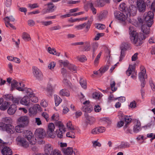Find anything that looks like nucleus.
<instances>
[{
	"label": "nucleus",
	"instance_id": "obj_8",
	"mask_svg": "<svg viewBox=\"0 0 155 155\" xmlns=\"http://www.w3.org/2000/svg\"><path fill=\"white\" fill-rule=\"evenodd\" d=\"M137 5L139 12H145L146 9V4L143 0H137Z\"/></svg>",
	"mask_w": 155,
	"mask_h": 155
},
{
	"label": "nucleus",
	"instance_id": "obj_21",
	"mask_svg": "<svg viewBox=\"0 0 155 155\" xmlns=\"http://www.w3.org/2000/svg\"><path fill=\"white\" fill-rule=\"evenodd\" d=\"M84 116L88 124H92L95 122V119L94 117L89 116L87 114H84Z\"/></svg>",
	"mask_w": 155,
	"mask_h": 155
},
{
	"label": "nucleus",
	"instance_id": "obj_12",
	"mask_svg": "<svg viewBox=\"0 0 155 155\" xmlns=\"http://www.w3.org/2000/svg\"><path fill=\"white\" fill-rule=\"evenodd\" d=\"M35 134L37 137L41 139L44 138L45 135V130L41 128L37 129L35 131Z\"/></svg>",
	"mask_w": 155,
	"mask_h": 155
},
{
	"label": "nucleus",
	"instance_id": "obj_55",
	"mask_svg": "<svg viewBox=\"0 0 155 155\" xmlns=\"http://www.w3.org/2000/svg\"><path fill=\"white\" fill-rule=\"evenodd\" d=\"M20 98L19 97H13L12 100V101L14 103L18 104L20 101Z\"/></svg>",
	"mask_w": 155,
	"mask_h": 155
},
{
	"label": "nucleus",
	"instance_id": "obj_24",
	"mask_svg": "<svg viewBox=\"0 0 155 155\" xmlns=\"http://www.w3.org/2000/svg\"><path fill=\"white\" fill-rule=\"evenodd\" d=\"M108 12L106 10L101 11L99 14L98 18L100 21H101L105 19L107 16Z\"/></svg>",
	"mask_w": 155,
	"mask_h": 155
},
{
	"label": "nucleus",
	"instance_id": "obj_9",
	"mask_svg": "<svg viewBox=\"0 0 155 155\" xmlns=\"http://www.w3.org/2000/svg\"><path fill=\"white\" fill-rule=\"evenodd\" d=\"M26 136L31 145L35 144L36 143V140L33 137V135L31 131H27Z\"/></svg>",
	"mask_w": 155,
	"mask_h": 155
},
{
	"label": "nucleus",
	"instance_id": "obj_11",
	"mask_svg": "<svg viewBox=\"0 0 155 155\" xmlns=\"http://www.w3.org/2000/svg\"><path fill=\"white\" fill-rule=\"evenodd\" d=\"M2 149L1 153L3 155H12L13 153L12 149L8 147L5 145L1 146Z\"/></svg>",
	"mask_w": 155,
	"mask_h": 155
},
{
	"label": "nucleus",
	"instance_id": "obj_57",
	"mask_svg": "<svg viewBox=\"0 0 155 155\" xmlns=\"http://www.w3.org/2000/svg\"><path fill=\"white\" fill-rule=\"evenodd\" d=\"M136 101H134L130 103L129 107L131 108H135L136 107Z\"/></svg>",
	"mask_w": 155,
	"mask_h": 155
},
{
	"label": "nucleus",
	"instance_id": "obj_40",
	"mask_svg": "<svg viewBox=\"0 0 155 155\" xmlns=\"http://www.w3.org/2000/svg\"><path fill=\"white\" fill-rule=\"evenodd\" d=\"M110 84L112 91H115L117 89V88L115 87L116 83L113 79L111 80Z\"/></svg>",
	"mask_w": 155,
	"mask_h": 155
},
{
	"label": "nucleus",
	"instance_id": "obj_37",
	"mask_svg": "<svg viewBox=\"0 0 155 155\" xmlns=\"http://www.w3.org/2000/svg\"><path fill=\"white\" fill-rule=\"evenodd\" d=\"M25 127L24 125L20 124L15 127V130L17 132L21 133L23 131V128Z\"/></svg>",
	"mask_w": 155,
	"mask_h": 155
},
{
	"label": "nucleus",
	"instance_id": "obj_63",
	"mask_svg": "<svg viewBox=\"0 0 155 155\" xmlns=\"http://www.w3.org/2000/svg\"><path fill=\"white\" fill-rule=\"evenodd\" d=\"M31 101L34 103H37L38 101V98L35 95L30 98Z\"/></svg>",
	"mask_w": 155,
	"mask_h": 155
},
{
	"label": "nucleus",
	"instance_id": "obj_48",
	"mask_svg": "<svg viewBox=\"0 0 155 155\" xmlns=\"http://www.w3.org/2000/svg\"><path fill=\"white\" fill-rule=\"evenodd\" d=\"M2 121L5 123L10 124L12 122V120L10 118L5 117L3 118L2 119Z\"/></svg>",
	"mask_w": 155,
	"mask_h": 155
},
{
	"label": "nucleus",
	"instance_id": "obj_23",
	"mask_svg": "<svg viewBox=\"0 0 155 155\" xmlns=\"http://www.w3.org/2000/svg\"><path fill=\"white\" fill-rule=\"evenodd\" d=\"M30 101V98L28 96H24L20 101L21 104L26 106L28 105Z\"/></svg>",
	"mask_w": 155,
	"mask_h": 155
},
{
	"label": "nucleus",
	"instance_id": "obj_3",
	"mask_svg": "<svg viewBox=\"0 0 155 155\" xmlns=\"http://www.w3.org/2000/svg\"><path fill=\"white\" fill-rule=\"evenodd\" d=\"M154 14L153 12L149 11L147 13H145L143 15V20L149 27H151L153 22V18Z\"/></svg>",
	"mask_w": 155,
	"mask_h": 155
},
{
	"label": "nucleus",
	"instance_id": "obj_4",
	"mask_svg": "<svg viewBox=\"0 0 155 155\" xmlns=\"http://www.w3.org/2000/svg\"><path fill=\"white\" fill-rule=\"evenodd\" d=\"M0 128L3 130H5L10 134H13L15 131L13 126L10 124H6L3 122H0Z\"/></svg>",
	"mask_w": 155,
	"mask_h": 155
},
{
	"label": "nucleus",
	"instance_id": "obj_41",
	"mask_svg": "<svg viewBox=\"0 0 155 155\" xmlns=\"http://www.w3.org/2000/svg\"><path fill=\"white\" fill-rule=\"evenodd\" d=\"M73 131L71 130V131L67 132L66 135V136L71 138H75V133Z\"/></svg>",
	"mask_w": 155,
	"mask_h": 155
},
{
	"label": "nucleus",
	"instance_id": "obj_43",
	"mask_svg": "<svg viewBox=\"0 0 155 155\" xmlns=\"http://www.w3.org/2000/svg\"><path fill=\"white\" fill-rule=\"evenodd\" d=\"M77 60L81 62H83L87 60L86 56L84 55L78 56L76 57Z\"/></svg>",
	"mask_w": 155,
	"mask_h": 155
},
{
	"label": "nucleus",
	"instance_id": "obj_52",
	"mask_svg": "<svg viewBox=\"0 0 155 155\" xmlns=\"http://www.w3.org/2000/svg\"><path fill=\"white\" fill-rule=\"evenodd\" d=\"M124 128V130L127 133H132V130L130 129L129 127H128V125H127V124H125Z\"/></svg>",
	"mask_w": 155,
	"mask_h": 155
},
{
	"label": "nucleus",
	"instance_id": "obj_25",
	"mask_svg": "<svg viewBox=\"0 0 155 155\" xmlns=\"http://www.w3.org/2000/svg\"><path fill=\"white\" fill-rule=\"evenodd\" d=\"M150 27H149L146 25H143L141 27L142 31L146 35L148 34L150 31Z\"/></svg>",
	"mask_w": 155,
	"mask_h": 155
},
{
	"label": "nucleus",
	"instance_id": "obj_49",
	"mask_svg": "<svg viewBox=\"0 0 155 155\" xmlns=\"http://www.w3.org/2000/svg\"><path fill=\"white\" fill-rule=\"evenodd\" d=\"M63 83L64 84L68 87H71V83L70 81L66 78H64L63 80Z\"/></svg>",
	"mask_w": 155,
	"mask_h": 155
},
{
	"label": "nucleus",
	"instance_id": "obj_29",
	"mask_svg": "<svg viewBox=\"0 0 155 155\" xmlns=\"http://www.w3.org/2000/svg\"><path fill=\"white\" fill-rule=\"evenodd\" d=\"M48 5V12H52L54 11V8H56V7L55 6L54 4L51 2L48 3L47 4Z\"/></svg>",
	"mask_w": 155,
	"mask_h": 155
},
{
	"label": "nucleus",
	"instance_id": "obj_30",
	"mask_svg": "<svg viewBox=\"0 0 155 155\" xmlns=\"http://www.w3.org/2000/svg\"><path fill=\"white\" fill-rule=\"evenodd\" d=\"M53 148L52 146L50 144L46 145L45 147V153H52L53 152Z\"/></svg>",
	"mask_w": 155,
	"mask_h": 155
},
{
	"label": "nucleus",
	"instance_id": "obj_20",
	"mask_svg": "<svg viewBox=\"0 0 155 155\" xmlns=\"http://www.w3.org/2000/svg\"><path fill=\"white\" fill-rule=\"evenodd\" d=\"M54 87L50 83H48L46 89L47 95L48 96H51L53 94Z\"/></svg>",
	"mask_w": 155,
	"mask_h": 155
},
{
	"label": "nucleus",
	"instance_id": "obj_16",
	"mask_svg": "<svg viewBox=\"0 0 155 155\" xmlns=\"http://www.w3.org/2000/svg\"><path fill=\"white\" fill-rule=\"evenodd\" d=\"M18 121L22 125L25 126H26L28 123L29 119L28 117L26 116H23L20 117L18 119Z\"/></svg>",
	"mask_w": 155,
	"mask_h": 155
},
{
	"label": "nucleus",
	"instance_id": "obj_58",
	"mask_svg": "<svg viewBox=\"0 0 155 155\" xmlns=\"http://www.w3.org/2000/svg\"><path fill=\"white\" fill-rule=\"evenodd\" d=\"M52 155H61V152L58 149H54L52 153Z\"/></svg>",
	"mask_w": 155,
	"mask_h": 155
},
{
	"label": "nucleus",
	"instance_id": "obj_42",
	"mask_svg": "<svg viewBox=\"0 0 155 155\" xmlns=\"http://www.w3.org/2000/svg\"><path fill=\"white\" fill-rule=\"evenodd\" d=\"M69 69L71 71L75 73L76 72L77 68L74 65L70 64L68 67Z\"/></svg>",
	"mask_w": 155,
	"mask_h": 155
},
{
	"label": "nucleus",
	"instance_id": "obj_7",
	"mask_svg": "<svg viewBox=\"0 0 155 155\" xmlns=\"http://www.w3.org/2000/svg\"><path fill=\"white\" fill-rule=\"evenodd\" d=\"M54 128L55 126L53 123H50L48 125L47 134L50 137L52 138H54L55 137V134L54 133Z\"/></svg>",
	"mask_w": 155,
	"mask_h": 155
},
{
	"label": "nucleus",
	"instance_id": "obj_19",
	"mask_svg": "<svg viewBox=\"0 0 155 155\" xmlns=\"http://www.w3.org/2000/svg\"><path fill=\"white\" fill-rule=\"evenodd\" d=\"M11 87L12 90L16 87V89L19 91H23L25 88H23L21 87H19L18 82L15 80H13L11 82Z\"/></svg>",
	"mask_w": 155,
	"mask_h": 155
},
{
	"label": "nucleus",
	"instance_id": "obj_33",
	"mask_svg": "<svg viewBox=\"0 0 155 155\" xmlns=\"http://www.w3.org/2000/svg\"><path fill=\"white\" fill-rule=\"evenodd\" d=\"M125 5H126L124 3H122L120 4L119 6V9L120 10L126 13H127H127L128 12H130V11H129L128 9V8H127Z\"/></svg>",
	"mask_w": 155,
	"mask_h": 155
},
{
	"label": "nucleus",
	"instance_id": "obj_5",
	"mask_svg": "<svg viewBox=\"0 0 155 155\" xmlns=\"http://www.w3.org/2000/svg\"><path fill=\"white\" fill-rule=\"evenodd\" d=\"M59 129L56 131V134L58 137L61 138H62L63 134L66 131L65 128L61 122H58L56 123Z\"/></svg>",
	"mask_w": 155,
	"mask_h": 155
},
{
	"label": "nucleus",
	"instance_id": "obj_59",
	"mask_svg": "<svg viewBox=\"0 0 155 155\" xmlns=\"http://www.w3.org/2000/svg\"><path fill=\"white\" fill-rule=\"evenodd\" d=\"M29 8L31 9H34L39 7V5L37 3H34L33 4H29L28 6Z\"/></svg>",
	"mask_w": 155,
	"mask_h": 155
},
{
	"label": "nucleus",
	"instance_id": "obj_46",
	"mask_svg": "<svg viewBox=\"0 0 155 155\" xmlns=\"http://www.w3.org/2000/svg\"><path fill=\"white\" fill-rule=\"evenodd\" d=\"M59 62L60 63V64L61 66L62 65L64 66H68V67L69 65L70 64L68 61L67 60L63 61L62 60H60L59 61Z\"/></svg>",
	"mask_w": 155,
	"mask_h": 155
},
{
	"label": "nucleus",
	"instance_id": "obj_64",
	"mask_svg": "<svg viewBox=\"0 0 155 155\" xmlns=\"http://www.w3.org/2000/svg\"><path fill=\"white\" fill-rule=\"evenodd\" d=\"M100 97V94L97 92H95L93 94V97L96 99H98Z\"/></svg>",
	"mask_w": 155,
	"mask_h": 155
},
{
	"label": "nucleus",
	"instance_id": "obj_28",
	"mask_svg": "<svg viewBox=\"0 0 155 155\" xmlns=\"http://www.w3.org/2000/svg\"><path fill=\"white\" fill-rule=\"evenodd\" d=\"M10 104V102L5 101L0 106V109L1 110H5L7 109Z\"/></svg>",
	"mask_w": 155,
	"mask_h": 155
},
{
	"label": "nucleus",
	"instance_id": "obj_51",
	"mask_svg": "<svg viewBox=\"0 0 155 155\" xmlns=\"http://www.w3.org/2000/svg\"><path fill=\"white\" fill-rule=\"evenodd\" d=\"M86 25V23H84L75 26V28L77 29L78 30L81 29L85 27Z\"/></svg>",
	"mask_w": 155,
	"mask_h": 155
},
{
	"label": "nucleus",
	"instance_id": "obj_32",
	"mask_svg": "<svg viewBox=\"0 0 155 155\" xmlns=\"http://www.w3.org/2000/svg\"><path fill=\"white\" fill-rule=\"evenodd\" d=\"M60 94L62 96H69L70 94L69 91L66 89L61 90L60 92Z\"/></svg>",
	"mask_w": 155,
	"mask_h": 155
},
{
	"label": "nucleus",
	"instance_id": "obj_53",
	"mask_svg": "<svg viewBox=\"0 0 155 155\" xmlns=\"http://www.w3.org/2000/svg\"><path fill=\"white\" fill-rule=\"evenodd\" d=\"M109 68V66L107 65L105 66L103 68H101L99 69V71H100V73L101 74L104 73L105 71H107Z\"/></svg>",
	"mask_w": 155,
	"mask_h": 155
},
{
	"label": "nucleus",
	"instance_id": "obj_47",
	"mask_svg": "<svg viewBox=\"0 0 155 155\" xmlns=\"http://www.w3.org/2000/svg\"><path fill=\"white\" fill-rule=\"evenodd\" d=\"M95 25L96 28L99 30H103L106 28L105 26L102 24H95Z\"/></svg>",
	"mask_w": 155,
	"mask_h": 155
},
{
	"label": "nucleus",
	"instance_id": "obj_22",
	"mask_svg": "<svg viewBox=\"0 0 155 155\" xmlns=\"http://www.w3.org/2000/svg\"><path fill=\"white\" fill-rule=\"evenodd\" d=\"M17 107L15 104H12L8 110V113L10 115H13L15 113L17 110Z\"/></svg>",
	"mask_w": 155,
	"mask_h": 155
},
{
	"label": "nucleus",
	"instance_id": "obj_18",
	"mask_svg": "<svg viewBox=\"0 0 155 155\" xmlns=\"http://www.w3.org/2000/svg\"><path fill=\"white\" fill-rule=\"evenodd\" d=\"M118 116L120 120H123L125 121L126 123V124H127V125H128L131 122L132 119L130 116H125L124 115L121 114H119Z\"/></svg>",
	"mask_w": 155,
	"mask_h": 155
},
{
	"label": "nucleus",
	"instance_id": "obj_17",
	"mask_svg": "<svg viewBox=\"0 0 155 155\" xmlns=\"http://www.w3.org/2000/svg\"><path fill=\"white\" fill-rule=\"evenodd\" d=\"M41 108L39 105L36 104L33 106L32 107H30L29 109V112L31 114H36L37 113V110L41 111Z\"/></svg>",
	"mask_w": 155,
	"mask_h": 155
},
{
	"label": "nucleus",
	"instance_id": "obj_2",
	"mask_svg": "<svg viewBox=\"0 0 155 155\" xmlns=\"http://www.w3.org/2000/svg\"><path fill=\"white\" fill-rule=\"evenodd\" d=\"M130 12L127 13L126 12L125 14L127 15L126 17V15L123 13L119 11H116L114 12V15L116 19L120 21H124L126 20L128 22L131 23V20L130 18Z\"/></svg>",
	"mask_w": 155,
	"mask_h": 155
},
{
	"label": "nucleus",
	"instance_id": "obj_31",
	"mask_svg": "<svg viewBox=\"0 0 155 155\" xmlns=\"http://www.w3.org/2000/svg\"><path fill=\"white\" fill-rule=\"evenodd\" d=\"M22 38L25 41H29L31 40V38L30 35L26 32L23 33Z\"/></svg>",
	"mask_w": 155,
	"mask_h": 155
},
{
	"label": "nucleus",
	"instance_id": "obj_1",
	"mask_svg": "<svg viewBox=\"0 0 155 155\" xmlns=\"http://www.w3.org/2000/svg\"><path fill=\"white\" fill-rule=\"evenodd\" d=\"M129 33L131 42L136 46H140L143 43V40L146 38L144 35L139 34L134 31L132 26L129 27Z\"/></svg>",
	"mask_w": 155,
	"mask_h": 155
},
{
	"label": "nucleus",
	"instance_id": "obj_61",
	"mask_svg": "<svg viewBox=\"0 0 155 155\" xmlns=\"http://www.w3.org/2000/svg\"><path fill=\"white\" fill-rule=\"evenodd\" d=\"M94 110L96 112H99L101 110V108L99 105H95L94 107Z\"/></svg>",
	"mask_w": 155,
	"mask_h": 155
},
{
	"label": "nucleus",
	"instance_id": "obj_6",
	"mask_svg": "<svg viewBox=\"0 0 155 155\" xmlns=\"http://www.w3.org/2000/svg\"><path fill=\"white\" fill-rule=\"evenodd\" d=\"M32 73L34 76L37 79L40 80L43 78V75L41 71L36 67H33Z\"/></svg>",
	"mask_w": 155,
	"mask_h": 155
},
{
	"label": "nucleus",
	"instance_id": "obj_60",
	"mask_svg": "<svg viewBox=\"0 0 155 155\" xmlns=\"http://www.w3.org/2000/svg\"><path fill=\"white\" fill-rule=\"evenodd\" d=\"M61 28V27L60 25H58L56 26H53L50 28V30L51 31H52L53 30H59Z\"/></svg>",
	"mask_w": 155,
	"mask_h": 155
},
{
	"label": "nucleus",
	"instance_id": "obj_44",
	"mask_svg": "<svg viewBox=\"0 0 155 155\" xmlns=\"http://www.w3.org/2000/svg\"><path fill=\"white\" fill-rule=\"evenodd\" d=\"M4 20L5 22H13L15 21V18L12 16H11L9 17H6L4 18Z\"/></svg>",
	"mask_w": 155,
	"mask_h": 155
},
{
	"label": "nucleus",
	"instance_id": "obj_38",
	"mask_svg": "<svg viewBox=\"0 0 155 155\" xmlns=\"http://www.w3.org/2000/svg\"><path fill=\"white\" fill-rule=\"evenodd\" d=\"M135 71L133 67L132 66L130 65L128 69L126 71V73L128 76H129L132 73H133V72L134 73Z\"/></svg>",
	"mask_w": 155,
	"mask_h": 155
},
{
	"label": "nucleus",
	"instance_id": "obj_56",
	"mask_svg": "<svg viewBox=\"0 0 155 155\" xmlns=\"http://www.w3.org/2000/svg\"><path fill=\"white\" fill-rule=\"evenodd\" d=\"M98 45L97 43H94L92 45V51H95L97 49Z\"/></svg>",
	"mask_w": 155,
	"mask_h": 155
},
{
	"label": "nucleus",
	"instance_id": "obj_45",
	"mask_svg": "<svg viewBox=\"0 0 155 155\" xmlns=\"http://www.w3.org/2000/svg\"><path fill=\"white\" fill-rule=\"evenodd\" d=\"M3 97L7 101H12L13 97V96L10 94L5 95L3 96Z\"/></svg>",
	"mask_w": 155,
	"mask_h": 155
},
{
	"label": "nucleus",
	"instance_id": "obj_10",
	"mask_svg": "<svg viewBox=\"0 0 155 155\" xmlns=\"http://www.w3.org/2000/svg\"><path fill=\"white\" fill-rule=\"evenodd\" d=\"M84 105L83 107L82 110L85 112V114L90 113L93 110V107L89 104V101H86L83 103Z\"/></svg>",
	"mask_w": 155,
	"mask_h": 155
},
{
	"label": "nucleus",
	"instance_id": "obj_36",
	"mask_svg": "<svg viewBox=\"0 0 155 155\" xmlns=\"http://www.w3.org/2000/svg\"><path fill=\"white\" fill-rule=\"evenodd\" d=\"M55 104L56 106H58L59 104L61 102L62 99L60 97L57 95H54Z\"/></svg>",
	"mask_w": 155,
	"mask_h": 155
},
{
	"label": "nucleus",
	"instance_id": "obj_26",
	"mask_svg": "<svg viewBox=\"0 0 155 155\" xmlns=\"http://www.w3.org/2000/svg\"><path fill=\"white\" fill-rule=\"evenodd\" d=\"M95 6L98 7H102L104 6L105 3L103 0H96L94 3Z\"/></svg>",
	"mask_w": 155,
	"mask_h": 155
},
{
	"label": "nucleus",
	"instance_id": "obj_62",
	"mask_svg": "<svg viewBox=\"0 0 155 155\" xmlns=\"http://www.w3.org/2000/svg\"><path fill=\"white\" fill-rule=\"evenodd\" d=\"M104 35V34L103 33H98L95 36V37L94 39L95 40H98L99 39L100 37L103 36Z\"/></svg>",
	"mask_w": 155,
	"mask_h": 155
},
{
	"label": "nucleus",
	"instance_id": "obj_54",
	"mask_svg": "<svg viewBox=\"0 0 155 155\" xmlns=\"http://www.w3.org/2000/svg\"><path fill=\"white\" fill-rule=\"evenodd\" d=\"M86 45L84 47V50L85 51H88L91 49V46L89 42H87L86 43Z\"/></svg>",
	"mask_w": 155,
	"mask_h": 155
},
{
	"label": "nucleus",
	"instance_id": "obj_15",
	"mask_svg": "<svg viewBox=\"0 0 155 155\" xmlns=\"http://www.w3.org/2000/svg\"><path fill=\"white\" fill-rule=\"evenodd\" d=\"M140 70L141 71L139 73V78L140 81H143L147 78L146 70L143 66H141Z\"/></svg>",
	"mask_w": 155,
	"mask_h": 155
},
{
	"label": "nucleus",
	"instance_id": "obj_34",
	"mask_svg": "<svg viewBox=\"0 0 155 155\" xmlns=\"http://www.w3.org/2000/svg\"><path fill=\"white\" fill-rule=\"evenodd\" d=\"M88 6L91 9L93 14L94 15L96 14L97 13V10L94 6L93 3L91 2H89L88 3Z\"/></svg>",
	"mask_w": 155,
	"mask_h": 155
},
{
	"label": "nucleus",
	"instance_id": "obj_35",
	"mask_svg": "<svg viewBox=\"0 0 155 155\" xmlns=\"http://www.w3.org/2000/svg\"><path fill=\"white\" fill-rule=\"evenodd\" d=\"M140 124V123H137L136 125L134 126L133 128L134 132L138 133L141 130Z\"/></svg>",
	"mask_w": 155,
	"mask_h": 155
},
{
	"label": "nucleus",
	"instance_id": "obj_13",
	"mask_svg": "<svg viewBox=\"0 0 155 155\" xmlns=\"http://www.w3.org/2000/svg\"><path fill=\"white\" fill-rule=\"evenodd\" d=\"M123 45L124 47L121 49L120 61H121L123 58L124 57V51L126 49H128L129 48L130 46V44L127 42L124 43Z\"/></svg>",
	"mask_w": 155,
	"mask_h": 155
},
{
	"label": "nucleus",
	"instance_id": "obj_27",
	"mask_svg": "<svg viewBox=\"0 0 155 155\" xmlns=\"http://www.w3.org/2000/svg\"><path fill=\"white\" fill-rule=\"evenodd\" d=\"M63 152L64 155H72L73 150L72 148L69 147L66 149H64Z\"/></svg>",
	"mask_w": 155,
	"mask_h": 155
},
{
	"label": "nucleus",
	"instance_id": "obj_39",
	"mask_svg": "<svg viewBox=\"0 0 155 155\" xmlns=\"http://www.w3.org/2000/svg\"><path fill=\"white\" fill-rule=\"evenodd\" d=\"M80 83L82 88L84 89L87 88V84L85 79H81L80 80Z\"/></svg>",
	"mask_w": 155,
	"mask_h": 155
},
{
	"label": "nucleus",
	"instance_id": "obj_50",
	"mask_svg": "<svg viewBox=\"0 0 155 155\" xmlns=\"http://www.w3.org/2000/svg\"><path fill=\"white\" fill-rule=\"evenodd\" d=\"M66 125L67 127L70 130H74V128L73 126H72L71 124V121H68L67 124Z\"/></svg>",
	"mask_w": 155,
	"mask_h": 155
},
{
	"label": "nucleus",
	"instance_id": "obj_14",
	"mask_svg": "<svg viewBox=\"0 0 155 155\" xmlns=\"http://www.w3.org/2000/svg\"><path fill=\"white\" fill-rule=\"evenodd\" d=\"M16 140L18 143L21 144L24 147H27L29 146V143L23 137L18 136Z\"/></svg>",
	"mask_w": 155,
	"mask_h": 155
}]
</instances>
